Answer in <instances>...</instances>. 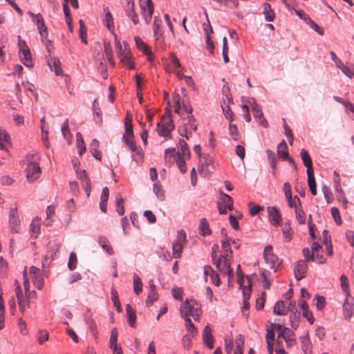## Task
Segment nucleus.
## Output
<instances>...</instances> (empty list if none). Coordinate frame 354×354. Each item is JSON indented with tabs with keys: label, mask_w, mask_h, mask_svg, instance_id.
<instances>
[{
	"label": "nucleus",
	"mask_w": 354,
	"mask_h": 354,
	"mask_svg": "<svg viewBox=\"0 0 354 354\" xmlns=\"http://www.w3.org/2000/svg\"><path fill=\"white\" fill-rule=\"evenodd\" d=\"M186 322V329L189 333H190L192 335H195L197 332L196 328L194 326V324L192 323L191 319L189 317L183 318Z\"/></svg>",
	"instance_id": "nucleus-46"
},
{
	"label": "nucleus",
	"mask_w": 354,
	"mask_h": 354,
	"mask_svg": "<svg viewBox=\"0 0 354 354\" xmlns=\"http://www.w3.org/2000/svg\"><path fill=\"white\" fill-rule=\"evenodd\" d=\"M248 103L252 106V112L254 115V118H258L259 116L263 115V112L261 111L259 105L256 104L254 99H251V100L248 101Z\"/></svg>",
	"instance_id": "nucleus-36"
},
{
	"label": "nucleus",
	"mask_w": 354,
	"mask_h": 354,
	"mask_svg": "<svg viewBox=\"0 0 354 354\" xmlns=\"http://www.w3.org/2000/svg\"><path fill=\"white\" fill-rule=\"evenodd\" d=\"M231 238L228 237L225 234L221 240L222 254H227V258H232V250L230 246Z\"/></svg>",
	"instance_id": "nucleus-21"
},
{
	"label": "nucleus",
	"mask_w": 354,
	"mask_h": 354,
	"mask_svg": "<svg viewBox=\"0 0 354 354\" xmlns=\"http://www.w3.org/2000/svg\"><path fill=\"white\" fill-rule=\"evenodd\" d=\"M300 154H301V158L303 160L304 165L307 168V173L314 172L313 168L312 159H311L308 152L305 149H301Z\"/></svg>",
	"instance_id": "nucleus-19"
},
{
	"label": "nucleus",
	"mask_w": 354,
	"mask_h": 354,
	"mask_svg": "<svg viewBox=\"0 0 354 354\" xmlns=\"http://www.w3.org/2000/svg\"><path fill=\"white\" fill-rule=\"evenodd\" d=\"M331 214H332V216H333L335 222L338 225H341L342 224V219H341V217H340L339 209L337 208H336V207H332L331 208Z\"/></svg>",
	"instance_id": "nucleus-54"
},
{
	"label": "nucleus",
	"mask_w": 354,
	"mask_h": 354,
	"mask_svg": "<svg viewBox=\"0 0 354 354\" xmlns=\"http://www.w3.org/2000/svg\"><path fill=\"white\" fill-rule=\"evenodd\" d=\"M322 190L323 192L324 198H326L328 203H330L333 200V195L332 192L330 191V189L326 186L324 185L322 187Z\"/></svg>",
	"instance_id": "nucleus-52"
},
{
	"label": "nucleus",
	"mask_w": 354,
	"mask_h": 354,
	"mask_svg": "<svg viewBox=\"0 0 354 354\" xmlns=\"http://www.w3.org/2000/svg\"><path fill=\"white\" fill-rule=\"evenodd\" d=\"M19 38H20L19 36ZM19 52L21 54V55H23L24 54H27L29 52H30L26 41L21 40V39H19Z\"/></svg>",
	"instance_id": "nucleus-55"
},
{
	"label": "nucleus",
	"mask_w": 354,
	"mask_h": 354,
	"mask_svg": "<svg viewBox=\"0 0 354 354\" xmlns=\"http://www.w3.org/2000/svg\"><path fill=\"white\" fill-rule=\"evenodd\" d=\"M104 24L110 30L113 27V19L111 14L109 12H106L104 17Z\"/></svg>",
	"instance_id": "nucleus-59"
},
{
	"label": "nucleus",
	"mask_w": 354,
	"mask_h": 354,
	"mask_svg": "<svg viewBox=\"0 0 354 354\" xmlns=\"http://www.w3.org/2000/svg\"><path fill=\"white\" fill-rule=\"evenodd\" d=\"M229 131L230 134L231 135L232 139L234 140H238L239 134H238V129L236 125L230 124L229 125Z\"/></svg>",
	"instance_id": "nucleus-64"
},
{
	"label": "nucleus",
	"mask_w": 354,
	"mask_h": 354,
	"mask_svg": "<svg viewBox=\"0 0 354 354\" xmlns=\"http://www.w3.org/2000/svg\"><path fill=\"white\" fill-rule=\"evenodd\" d=\"M210 32L207 31V28H205V36H206V48L209 51L211 54H213L214 52V44L211 39V34L213 32L212 28L209 26Z\"/></svg>",
	"instance_id": "nucleus-29"
},
{
	"label": "nucleus",
	"mask_w": 354,
	"mask_h": 354,
	"mask_svg": "<svg viewBox=\"0 0 354 354\" xmlns=\"http://www.w3.org/2000/svg\"><path fill=\"white\" fill-rule=\"evenodd\" d=\"M104 49L105 55L107 57L109 63L113 66L114 62L113 61V58H112V50H111V45L109 43L104 42Z\"/></svg>",
	"instance_id": "nucleus-45"
},
{
	"label": "nucleus",
	"mask_w": 354,
	"mask_h": 354,
	"mask_svg": "<svg viewBox=\"0 0 354 354\" xmlns=\"http://www.w3.org/2000/svg\"><path fill=\"white\" fill-rule=\"evenodd\" d=\"M9 225L12 233H18L20 230V220L16 209L11 208L9 213Z\"/></svg>",
	"instance_id": "nucleus-11"
},
{
	"label": "nucleus",
	"mask_w": 354,
	"mask_h": 354,
	"mask_svg": "<svg viewBox=\"0 0 354 354\" xmlns=\"http://www.w3.org/2000/svg\"><path fill=\"white\" fill-rule=\"evenodd\" d=\"M179 145L180 147V153L179 152V156H187L189 158L190 156V151L188 148V145L187 142L183 140H180Z\"/></svg>",
	"instance_id": "nucleus-39"
},
{
	"label": "nucleus",
	"mask_w": 354,
	"mask_h": 354,
	"mask_svg": "<svg viewBox=\"0 0 354 354\" xmlns=\"http://www.w3.org/2000/svg\"><path fill=\"white\" fill-rule=\"evenodd\" d=\"M353 315L352 305L347 301L344 304V316L345 319H350Z\"/></svg>",
	"instance_id": "nucleus-48"
},
{
	"label": "nucleus",
	"mask_w": 354,
	"mask_h": 354,
	"mask_svg": "<svg viewBox=\"0 0 354 354\" xmlns=\"http://www.w3.org/2000/svg\"><path fill=\"white\" fill-rule=\"evenodd\" d=\"M133 290L137 295L140 294L142 290L141 279L137 274H134L133 276Z\"/></svg>",
	"instance_id": "nucleus-38"
},
{
	"label": "nucleus",
	"mask_w": 354,
	"mask_h": 354,
	"mask_svg": "<svg viewBox=\"0 0 354 354\" xmlns=\"http://www.w3.org/2000/svg\"><path fill=\"white\" fill-rule=\"evenodd\" d=\"M126 311L128 323L131 327H133L136 320V315L130 304L126 306Z\"/></svg>",
	"instance_id": "nucleus-31"
},
{
	"label": "nucleus",
	"mask_w": 354,
	"mask_h": 354,
	"mask_svg": "<svg viewBox=\"0 0 354 354\" xmlns=\"http://www.w3.org/2000/svg\"><path fill=\"white\" fill-rule=\"evenodd\" d=\"M48 64L50 67V68L52 71H54L56 75H63V71L61 68V62L59 60V59L56 58H51L48 62Z\"/></svg>",
	"instance_id": "nucleus-23"
},
{
	"label": "nucleus",
	"mask_w": 354,
	"mask_h": 354,
	"mask_svg": "<svg viewBox=\"0 0 354 354\" xmlns=\"http://www.w3.org/2000/svg\"><path fill=\"white\" fill-rule=\"evenodd\" d=\"M218 209L221 214L227 213V209H233V200L232 197L223 192L220 194L219 201L218 202Z\"/></svg>",
	"instance_id": "nucleus-8"
},
{
	"label": "nucleus",
	"mask_w": 354,
	"mask_h": 354,
	"mask_svg": "<svg viewBox=\"0 0 354 354\" xmlns=\"http://www.w3.org/2000/svg\"><path fill=\"white\" fill-rule=\"evenodd\" d=\"M199 233L203 236L209 235L211 234V230L209 227V223L206 218H203L200 221L198 227Z\"/></svg>",
	"instance_id": "nucleus-28"
},
{
	"label": "nucleus",
	"mask_w": 354,
	"mask_h": 354,
	"mask_svg": "<svg viewBox=\"0 0 354 354\" xmlns=\"http://www.w3.org/2000/svg\"><path fill=\"white\" fill-rule=\"evenodd\" d=\"M150 290L148 292L147 299H146V304L147 306L152 305L154 301H156L158 298V294L156 289V286L152 281H149Z\"/></svg>",
	"instance_id": "nucleus-20"
},
{
	"label": "nucleus",
	"mask_w": 354,
	"mask_h": 354,
	"mask_svg": "<svg viewBox=\"0 0 354 354\" xmlns=\"http://www.w3.org/2000/svg\"><path fill=\"white\" fill-rule=\"evenodd\" d=\"M186 241V234L181 230L178 232L176 239L173 243V257L174 258H179L182 253L183 243Z\"/></svg>",
	"instance_id": "nucleus-9"
},
{
	"label": "nucleus",
	"mask_w": 354,
	"mask_h": 354,
	"mask_svg": "<svg viewBox=\"0 0 354 354\" xmlns=\"http://www.w3.org/2000/svg\"><path fill=\"white\" fill-rule=\"evenodd\" d=\"M153 192L156 194L158 198H159L160 201H163L164 200V192L162 191L161 185L159 183H156L153 185Z\"/></svg>",
	"instance_id": "nucleus-50"
},
{
	"label": "nucleus",
	"mask_w": 354,
	"mask_h": 354,
	"mask_svg": "<svg viewBox=\"0 0 354 354\" xmlns=\"http://www.w3.org/2000/svg\"><path fill=\"white\" fill-rule=\"evenodd\" d=\"M311 250L313 251V261L317 263H324L326 259L322 254V247L316 242L311 245Z\"/></svg>",
	"instance_id": "nucleus-14"
},
{
	"label": "nucleus",
	"mask_w": 354,
	"mask_h": 354,
	"mask_svg": "<svg viewBox=\"0 0 354 354\" xmlns=\"http://www.w3.org/2000/svg\"><path fill=\"white\" fill-rule=\"evenodd\" d=\"M48 339V332L46 330H39L38 333V342L40 344Z\"/></svg>",
	"instance_id": "nucleus-61"
},
{
	"label": "nucleus",
	"mask_w": 354,
	"mask_h": 354,
	"mask_svg": "<svg viewBox=\"0 0 354 354\" xmlns=\"http://www.w3.org/2000/svg\"><path fill=\"white\" fill-rule=\"evenodd\" d=\"M27 162L26 178L30 183L35 181L39 176L41 170L39 164L35 161L34 155H28L26 158Z\"/></svg>",
	"instance_id": "nucleus-3"
},
{
	"label": "nucleus",
	"mask_w": 354,
	"mask_h": 354,
	"mask_svg": "<svg viewBox=\"0 0 354 354\" xmlns=\"http://www.w3.org/2000/svg\"><path fill=\"white\" fill-rule=\"evenodd\" d=\"M124 10L127 15L131 19L132 22L136 25L139 23V18L135 10V4L133 0H126Z\"/></svg>",
	"instance_id": "nucleus-13"
},
{
	"label": "nucleus",
	"mask_w": 354,
	"mask_h": 354,
	"mask_svg": "<svg viewBox=\"0 0 354 354\" xmlns=\"http://www.w3.org/2000/svg\"><path fill=\"white\" fill-rule=\"evenodd\" d=\"M277 155L279 158L283 160H287L288 158V151L286 142L285 140H282L277 146Z\"/></svg>",
	"instance_id": "nucleus-25"
},
{
	"label": "nucleus",
	"mask_w": 354,
	"mask_h": 354,
	"mask_svg": "<svg viewBox=\"0 0 354 354\" xmlns=\"http://www.w3.org/2000/svg\"><path fill=\"white\" fill-rule=\"evenodd\" d=\"M79 25H80V30H79V35L81 38V40L84 44H87L86 41V27L85 26L83 21L80 19L79 21Z\"/></svg>",
	"instance_id": "nucleus-41"
},
{
	"label": "nucleus",
	"mask_w": 354,
	"mask_h": 354,
	"mask_svg": "<svg viewBox=\"0 0 354 354\" xmlns=\"http://www.w3.org/2000/svg\"><path fill=\"white\" fill-rule=\"evenodd\" d=\"M142 15L147 24H150L153 14L154 6L152 0H147L145 6H140Z\"/></svg>",
	"instance_id": "nucleus-12"
},
{
	"label": "nucleus",
	"mask_w": 354,
	"mask_h": 354,
	"mask_svg": "<svg viewBox=\"0 0 354 354\" xmlns=\"http://www.w3.org/2000/svg\"><path fill=\"white\" fill-rule=\"evenodd\" d=\"M115 48H116V53H117L118 57L120 58V62L124 66H127L130 68H133L134 65L131 60V58L129 51H127V50L126 48L123 51L122 45L120 42L116 43Z\"/></svg>",
	"instance_id": "nucleus-10"
},
{
	"label": "nucleus",
	"mask_w": 354,
	"mask_h": 354,
	"mask_svg": "<svg viewBox=\"0 0 354 354\" xmlns=\"http://www.w3.org/2000/svg\"><path fill=\"white\" fill-rule=\"evenodd\" d=\"M263 13L265 16L266 20L267 21H273L275 18V14L271 8L270 5L268 3H264L263 4Z\"/></svg>",
	"instance_id": "nucleus-26"
},
{
	"label": "nucleus",
	"mask_w": 354,
	"mask_h": 354,
	"mask_svg": "<svg viewBox=\"0 0 354 354\" xmlns=\"http://www.w3.org/2000/svg\"><path fill=\"white\" fill-rule=\"evenodd\" d=\"M77 261V260L75 253L71 252L70 254L69 260L68 263V267L71 270H73L75 269Z\"/></svg>",
	"instance_id": "nucleus-51"
},
{
	"label": "nucleus",
	"mask_w": 354,
	"mask_h": 354,
	"mask_svg": "<svg viewBox=\"0 0 354 354\" xmlns=\"http://www.w3.org/2000/svg\"><path fill=\"white\" fill-rule=\"evenodd\" d=\"M172 295L174 299L182 301L183 299V290L180 288L176 287L172 289Z\"/></svg>",
	"instance_id": "nucleus-63"
},
{
	"label": "nucleus",
	"mask_w": 354,
	"mask_h": 354,
	"mask_svg": "<svg viewBox=\"0 0 354 354\" xmlns=\"http://www.w3.org/2000/svg\"><path fill=\"white\" fill-rule=\"evenodd\" d=\"M308 266L305 261L299 260L296 263L294 268L295 278L301 280L306 276Z\"/></svg>",
	"instance_id": "nucleus-16"
},
{
	"label": "nucleus",
	"mask_w": 354,
	"mask_h": 354,
	"mask_svg": "<svg viewBox=\"0 0 354 354\" xmlns=\"http://www.w3.org/2000/svg\"><path fill=\"white\" fill-rule=\"evenodd\" d=\"M212 169H214L212 158L207 154L203 155L199 159V165L198 167L199 174L203 177L208 178L211 174Z\"/></svg>",
	"instance_id": "nucleus-5"
},
{
	"label": "nucleus",
	"mask_w": 354,
	"mask_h": 354,
	"mask_svg": "<svg viewBox=\"0 0 354 354\" xmlns=\"http://www.w3.org/2000/svg\"><path fill=\"white\" fill-rule=\"evenodd\" d=\"M308 184L313 195L317 194L316 182L314 177V172L307 173Z\"/></svg>",
	"instance_id": "nucleus-35"
},
{
	"label": "nucleus",
	"mask_w": 354,
	"mask_h": 354,
	"mask_svg": "<svg viewBox=\"0 0 354 354\" xmlns=\"http://www.w3.org/2000/svg\"><path fill=\"white\" fill-rule=\"evenodd\" d=\"M21 59L23 62L24 64L27 67H32L33 66V62L31 57L30 52L27 54H24L21 55Z\"/></svg>",
	"instance_id": "nucleus-49"
},
{
	"label": "nucleus",
	"mask_w": 354,
	"mask_h": 354,
	"mask_svg": "<svg viewBox=\"0 0 354 354\" xmlns=\"http://www.w3.org/2000/svg\"><path fill=\"white\" fill-rule=\"evenodd\" d=\"M124 200L121 196H118L116 198V210L120 215L124 214Z\"/></svg>",
	"instance_id": "nucleus-47"
},
{
	"label": "nucleus",
	"mask_w": 354,
	"mask_h": 354,
	"mask_svg": "<svg viewBox=\"0 0 354 354\" xmlns=\"http://www.w3.org/2000/svg\"><path fill=\"white\" fill-rule=\"evenodd\" d=\"M125 124V131L123 135V140L127 146L131 151L136 152L138 155H140V152L138 150L137 146L134 141V136L133 133L132 124H128L127 122Z\"/></svg>",
	"instance_id": "nucleus-6"
},
{
	"label": "nucleus",
	"mask_w": 354,
	"mask_h": 354,
	"mask_svg": "<svg viewBox=\"0 0 354 354\" xmlns=\"http://www.w3.org/2000/svg\"><path fill=\"white\" fill-rule=\"evenodd\" d=\"M203 339L206 346L212 349L214 347V339L209 326H205L203 331Z\"/></svg>",
	"instance_id": "nucleus-18"
},
{
	"label": "nucleus",
	"mask_w": 354,
	"mask_h": 354,
	"mask_svg": "<svg viewBox=\"0 0 354 354\" xmlns=\"http://www.w3.org/2000/svg\"><path fill=\"white\" fill-rule=\"evenodd\" d=\"M268 212L271 223L273 225H279L281 221V216L277 209L274 207H268Z\"/></svg>",
	"instance_id": "nucleus-17"
},
{
	"label": "nucleus",
	"mask_w": 354,
	"mask_h": 354,
	"mask_svg": "<svg viewBox=\"0 0 354 354\" xmlns=\"http://www.w3.org/2000/svg\"><path fill=\"white\" fill-rule=\"evenodd\" d=\"M174 129V124L170 115H163L161 122L157 124L156 131L159 136L169 137Z\"/></svg>",
	"instance_id": "nucleus-4"
},
{
	"label": "nucleus",
	"mask_w": 354,
	"mask_h": 354,
	"mask_svg": "<svg viewBox=\"0 0 354 354\" xmlns=\"http://www.w3.org/2000/svg\"><path fill=\"white\" fill-rule=\"evenodd\" d=\"M295 199H297V202L299 203V207H296V208H295L296 219H297V221H298V223L299 224H305V223H306V214H305L304 211L302 209L300 200L298 198V196H295Z\"/></svg>",
	"instance_id": "nucleus-22"
},
{
	"label": "nucleus",
	"mask_w": 354,
	"mask_h": 354,
	"mask_svg": "<svg viewBox=\"0 0 354 354\" xmlns=\"http://www.w3.org/2000/svg\"><path fill=\"white\" fill-rule=\"evenodd\" d=\"M231 260L232 258H227V254H221L218 259L212 261L221 274L227 275L229 281L234 277V271L230 268Z\"/></svg>",
	"instance_id": "nucleus-2"
},
{
	"label": "nucleus",
	"mask_w": 354,
	"mask_h": 354,
	"mask_svg": "<svg viewBox=\"0 0 354 354\" xmlns=\"http://www.w3.org/2000/svg\"><path fill=\"white\" fill-rule=\"evenodd\" d=\"M263 257L266 263H268L271 269L277 270L280 262L278 257L273 253L272 246L267 245L264 248Z\"/></svg>",
	"instance_id": "nucleus-7"
},
{
	"label": "nucleus",
	"mask_w": 354,
	"mask_h": 354,
	"mask_svg": "<svg viewBox=\"0 0 354 354\" xmlns=\"http://www.w3.org/2000/svg\"><path fill=\"white\" fill-rule=\"evenodd\" d=\"M300 340L304 352L306 354L310 353L311 351L312 344L309 338L308 334L307 333L306 336L301 337Z\"/></svg>",
	"instance_id": "nucleus-30"
},
{
	"label": "nucleus",
	"mask_w": 354,
	"mask_h": 354,
	"mask_svg": "<svg viewBox=\"0 0 354 354\" xmlns=\"http://www.w3.org/2000/svg\"><path fill=\"white\" fill-rule=\"evenodd\" d=\"M98 243L109 254H113L114 253L109 240L105 236H100L98 238Z\"/></svg>",
	"instance_id": "nucleus-27"
},
{
	"label": "nucleus",
	"mask_w": 354,
	"mask_h": 354,
	"mask_svg": "<svg viewBox=\"0 0 354 354\" xmlns=\"http://www.w3.org/2000/svg\"><path fill=\"white\" fill-rule=\"evenodd\" d=\"M176 165L180 172L183 174L186 172L187 167L185 161L181 156H178V159L176 160Z\"/></svg>",
	"instance_id": "nucleus-58"
},
{
	"label": "nucleus",
	"mask_w": 354,
	"mask_h": 354,
	"mask_svg": "<svg viewBox=\"0 0 354 354\" xmlns=\"http://www.w3.org/2000/svg\"><path fill=\"white\" fill-rule=\"evenodd\" d=\"M60 248V243L56 241H50L47 245V254L44 257L45 262L48 259H53L58 253Z\"/></svg>",
	"instance_id": "nucleus-15"
},
{
	"label": "nucleus",
	"mask_w": 354,
	"mask_h": 354,
	"mask_svg": "<svg viewBox=\"0 0 354 354\" xmlns=\"http://www.w3.org/2000/svg\"><path fill=\"white\" fill-rule=\"evenodd\" d=\"M180 315L183 318L192 316L194 320H198L201 314V304L194 299H186L180 308Z\"/></svg>",
	"instance_id": "nucleus-1"
},
{
	"label": "nucleus",
	"mask_w": 354,
	"mask_h": 354,
	"mask_svg": "<svg viewBox=\"0 0 354 354\" xmlns=\"http://www.w3.org/2000/svg\"><path fill=\"white\" fill-rule=\"evenodd\" d=\"M86 324L89 327L90 331L92 333L94 338H97V328L95 322L92 318H88L86 320Z\"/></svg>",
	"instance_id": "nucleus-43"
},
{
	"label": "nucleus",
	"mask_w": 354,
	"mask_h": 354,
	"mask_svg": "<svg viewBox=\"0 0 354 354\" xmlns=\"http://www.w3.org/2000/svg\"><path fill=\"white\" fill-rule=\"evenodd\" d=\"M170 62L172 65L173 70L178 69L180 68V63L177 58L176 56H175L174 54H171L169 57Z\"/></svg>",
	"instance_id": "nucleus-62"
},
{
	"label": "nucleus",
	"mask_w": 354,
	"mask_h": 354,
	"mask_svg": "<svg viewBox=\"0 0 354 354\" xmlns=\"http://www.w3.org/2000/svg\"><path fill=\"white\" fill-rule=\"evenodd\" d=\"M111 293V299H112V301H113V303L114 304V306L116 308L117 310L119 313L121 312L122 311V308H121V306H120L118 295V292H117L116 290L114 289V288H112Z\"/></svg>",
	"instance_id": "nucleus-40"
},
{
	"label": "nucleus",
	"mask_w": 354,
	"mask_h": 354,
	"mask_svg": "<svg viewBox=\"0 0 354 354\" xmlns=\"http://www.w3.org/2000/svg\"><path fill=\"white\" fill-rule=\"evenodd\" d=\"M265 301H266V294H265V292H262L261 296H259L256 300V308L257 310L262 309L264 306Z\"/></svg>",
	"instance_id": "nucleus-57"
},
{
	"label": "nucleus",
	"mask_w": 354,
	"mask_h": 354,
	"mask_svg": "<svg viewBox=\"0 0 354 354\" xmlns=\"http://www.w3.org/2000/svg\"><path fill=\"white\" fill-rule=\"evenodd\" d=\"M283 239L286 241L290 242L292 239L293 231L289 223H285L282 228Z\"/></svg>",
	"instance_id": "nucleus-34"
},
{
	"label": "nucleus",
	"mask_w": 354,
	"mask_h": 354,
	"mask_svg": "<svg viewBox=\"0 0 354 354\" xmlns=\"http://www.w3.org/2000/svg\"><path fill=\"white\" fill-rule=\"evenodd\" d=\"M161 24V20L158 17H155L153 19V33L154 37H156V39H158L159 37V28Z\"/></svg>",
	"instance_id": "nucleus-53"
},
{
	"label": "nucleus",
	"mask_w": 354,
	"mask_h": 354,
	"mask_svg": "<svg viewBox=\"0 0 354 354\" xmlns=\"http://www.w3.org/2000/svg\"><path fill=\"white\" fill-rule=\"evenodd\" d=\"M32 281L35 286L39 290H41L43 288L44 286V278L41 273L34 275L33 277H32Z\"/></svg>",
	"instance_id": "nucleus-44"
},
{
	"label": "nucleus",
	"mask_w": 354,
	"mask_h": 354,
	"mask_svg": "<svg viewBox=\"0 0 354 354\" xmlns=\"http://www.w3.org/2000/svg\"><path fill=\"white\" fill-rule=\"evenodd\" d=\"M77 171V178L82 180V185L86 184L88 185V183H90V180L86 173L85 170L80 171V172Z\"/></svg>",
	"instance_id": "nucleus-56"
},
{
	"label": "nucleus",
	"mask_w": 354,
	"mask_h": 354,
	"mask_svg": "<svg viewBox=\"0 0 354 354\" xmlns=\"http://www.w3.org/2000/svg\"><path fill=\"white\" fill-rule=\"evenodd\" d=\"M99 142L96 139H93L90 145V151L92 155L98 160L102 158L101 153L98 151Z\"/></svg>",
	"instance_id": "nucleus-32"
},
{
	"label": "nucleus",
	"mask_w": 354,
	"mask_h": 354,
	"mask_svg": "<svg viewBox=\"0 0 354 354\" xmlns=\"http://www.w3.org/2000/svg\"><path fill=\"white\" fill-rule=\"evenodd\" d=\"M340 281L343 291L345 293H348L349 286L347 277L345 275H342L340 277Z\"/></svg>",
	"instance_id": "nucleus-60"
},
{
	"label": "nucleus",
	"mask_w": 354,
	"mask_h": 354,
	"mask_svg": "<svg viewBox=\"0 0 354 354\" xmlns=\"http://www.w3.org/2000/svg\"><path fill=\"white\" fill-rule=\"evenodd\" d=\"M290 310L289 308L285 306L283 301H278L273 309L274 314L277 315H286Z\"/></svg>",
	"instance_id": "nucleus-24"
},
{
	"label": "nucleus",
	"mask_w": 354,
	"mask_h": 354,
	"mask_svg": "<svg viewBox=\"0 0 354 354\" xmlns=\"http://www.w3.org/2000/svg\"><path fill=\"white\" fill-rule=\"evenodd\" d=\"M190 127L187 122L183 124L182 126L179 127L178 132L181 136H185L187 139L192 136V133L190 131Z\"/></svg>",
	"instance_id": "nucleus-37"
},
{
	"label": "nucleus",
	"mask_w": 354,
	"mask_h": 354,
	"mask_svg": "<svg viewBox=\"0 0 354 354\" xmlns=\"http://www.w3.org/2000/svg\"><path fill=\"white\" fill-rule=\"evenodd\" d=\"M76 138H77V146L79 149V153H80V155H82V153H84L86 151V147L84 143L82 134L80 133H77Z\"/></svg>",
	"instance_id": "nucleus-42"
},
{
	"label": "nucleus",
	"mask_w": 354,
	"mask_h": 354,
	"mask_svg": "<svg viewBox=\"0 0 354 354\" xmlns=\"http://www.w3.org/2000/svg\"><path fill=\"white\" fill-rule=\"evenodd\" d=\"M31 237L35 239L40 233V223L38 220H33L30 225Z\"/></svg>",
	"instance_id": "nucleus-33"
}]
</instances>
